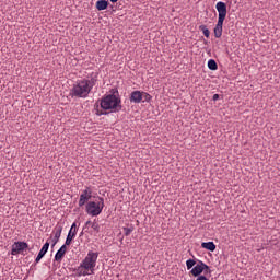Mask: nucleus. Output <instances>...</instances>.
I'll use <instances>...</instances> for the list:
<instances>
[{
  "mask_svg": "<svg viewBox=\"0 0 280 280\" xmlns=\"http://www.w3.org/2000/svg\"><path fill=\"white\" fill-rule=\"evenodd\" d=\"M96 83L97 75L77 80L70 90V95L78 98H88Z\"/></svg>",
  "mask_w": 280,
  "mask_h": 280,
  "instance_id": "1",
  "label": "nucleus"
},
{
  "mask_svg": "<svg viewBox=\"0 0 280 280\" xmlns=\"http://www.w3.org/2000/svg\"><path fill=\"white\" fill-rule=\"evenodd\" d=\"M98 256V253L89 252L77 268V277H86L94 275Z\"/></svg>",
  "mask_w": 280,
  "mask_h": 280,
  "instance_id": "2",
  "label": "nucleus"
},
{
  "mask_svg": "<svg viewBox=\"0 0 280 280\" xmlns=\"http://www.w3.org/2000/svg\"><path fill=\"white\" fill-rule=\"evenodd\" d=\"M100 107L103 110H109L110 113H118L122 109L121 98L116 94L104 95L100 100Z\"/></svg>",
  "mask_w": 280,
  "mask_h": 280,
  "instance_id": "3",
  "label": "nucleus"
},
{
  "mask_svg": "<svg viewBox=\"0 0 280 280\" xmlns=\"http://www.w3.org/2000/svg\"><path fill=\"white\" fill-rule=\"evenodd\" d=\"M104 207V197H98V201H88V203H85V212L91 217H98Z\"/></svg>",
  "mask_w": 280,
  "mask_h": 280,
  "instance_id": "4",
  "label": "nucleus"
},
{
  "mask_svg": "<svg viewBox=\"0 0 280 280\" xmlns=\"http://www.w3.org/2000/svg\"><path fill=\"white\" fill-rule=\"evenodd\" d=\"M93 197V190L90 186H85L84 190L81 191V195L79 197L78 206L83 207L89 203V201Z\"/></svg>",
  "mask_w": 280,
  "mask_h": 280,
  "instance_id": "5",
  "label": "nucleus"
},
{
  "mask_svg": "<svg viewBox=\"0 0 280 280\" xmlns=\"http://www.w3.org/2000/svg\"><path fill=\"white\" fill-rule=\"evenodd\" d=\"M215 9L218 11V21H225L228 15V5L223 1H219L215 4Z\"/></svg>",
  "mask_w": 280,
  "mask_h": 280,
  "instance_id": "6",
  "label": "nucleus"
},
{
  "mask_svg": "<svg viewBox=\"0 0 280 280\" xmlns=\"http://www.w3.org/2000/svg\"><path fill=\"white\" fill-rule=\"evenodd\" d=\"M62 231H63V225H61L60 223H57L52 230V234L55 236H52V247H55L59 241H60V237L62 235Z\"/></svg>",
  "mask_w": 280,
  "mask_h": 280,
  "instance_id": "7",
  "label": "nucleus"
},
{
  "mask_svg": "<svg viewBox=\"0 0 280 280\" xmlns=\"http://www.w3.org/2000/svg\"><path fill=\"white\" fill-rule=\"evenodd\" d=\"M79 228L77 223H72V226H70V231L68 232V236H66V245L70 246L73 242V240L77 237Z\"/></svg>",
  "mask_w": 280,
  "mask_h": 280,
  "instance_id": "8",
  "label": "nucleus"
},
{
  "mask_svg": "<svg viewBox=\"0 0 280 280\" xmlns=\"http://www.w3.org/2000/svg\"><path fill=\"white\" fill-rule=\"evenodd\" d=\"M130 103L140 104L143 101V92L140 90H135L129 96Z\"/></svg>",
  "mask_w": 280,
  "mask_h": 280,
  "instance_id": "9",
  "label": "nucleus"
},
{
  "mask_svg": "<svg viewBox=\"0 0 280 280\" xmlns=\"http://www.w3.org/2000/svg\"><path fill=\"white\" fill-rule=\"evenodd\" d=\"M28 248V244L25 242H15L13 244V247L11 248V255L20 254L21 252H24Z\"/></svg>",
  "mask_w": 280,
  "mask_h": 280,
  "instance_id": "10",
  "label": "nucleus"
},
{
  "mask_svg": "<svg viewBox=\"0 0 280 280\" xmlns=\"http://www.w3.org/2000/svg\"><path fill=\"white\" fill-rule=\"evenodd\" d=\"M223 24H224V21L222 20H218L214 28H213V34H214V37L215 38H221L222 35H223Z\"/></svg>",
  "mask_w": 280,
  "mask_h": 280,
  "instance_id": "11",
  "label": "nucleus"
},
{
  "mask_svg": "<svg viewBox=\"0 0 280 280\" xmlns=\"http://www.w3.org/2000/svg\"><path fill=\"white\" fill-rule=\"evenodd\" d=\"M49 246L50 244L48 242L44 244V246L42 247V250H39V254H37V258H35V264H38L45 257V255L49 250Z\"/></svg>",
  "mask_w": 280,
  "mask_h": 280,
  "instance_id": "12",
  "label": "nucleus"
},
{
  "mask_svg": "<svg viewBox=\"0 0 280 280\" xmlns=\"http://www.w3.org/2000/svg\"><path fill=\"white\" fill-rule=\"evenodd\" d=\"M67 246L66 244H63V246H61V248H59V250H57V254H55V261H61L62 258L65 257L66 253H67Z\"/></svg>",
  "mask_w": 280,
  "mask_h": 280,
  "instance_id": "13",
  "label": "nucleus"
},
{
  "mask_svg": "<svg viewBox=\"0 0 280 280\" xmlns=\"http://www.w3.org/2000/svg\"><path fill=\"white\" fill-rule=\"evenodd\" d=\"M95 8L97 11H105L108 9V1L107 0H97L95 3Z\"/></svg>",
  "mask_w": 280,
  "mask_h": 280,
  "instance_id": "14",
  "label": "nucleus"
},
{
  "mask_svg": "<svg viewBox=\"0 0 280 280\" xmlns=\"http://www.w3.org/2000/svg\"><path fill=\"white\" fill-rule=\"evenodd\" d=\"M203 272L201 261H198V264L190 270V273L194 277H199Z\"/></svg>",
  "mask_w": 280,
  "mask_h": 280,
  "instance_id": "15",
  "label": "nucleus"
},
{
  "mask_svg": "<svg viewBox=\"0 0 280 280\" xmlns=\"http://www.w3.org/2000/svg\"><path fill=\"white\" fill-rule=\"evenodd\" d=\"M201 247L209 252H214L217 249V245L213 242L202 243Z\"/></svg>",
  "mask_w": 280,
  "mask_h": 280,
  "instance_id": "16",
  "label": "nucleus"
},
{
  "mask_svg": "<svg viewBox=\"0 0 280 280\" xmlns=\"http://www.w3.org/2000/svg\"><path fill=\"white\" fill-rule=\"evenodd\" d=\"M207 66L208 69L211 71H217L219 69L218 63L214 59H209Z\"/></svg>",
  "mask_w": 280,
  "mask_h": 280,
  "instance_id": "17",
  "label": "nucleus"
},
{
  "mask_svg": "<svg viewBox=\"0 0 280 280\" xmlns=\"http://www.w3.org/2000/svg\"><path fill=\"white\" fill-rule=\"evenodd\" d=\"M199 31L202 32V34L206 38H210V30L208 28L207 25H205V24L199 25Z\"/></svg>",
  "mask_w": 280,
  "mask_h": 280,
  "instance_id": "18",
  "label": "nucleus"
},
{
  "mask_svg": "<svg viewBox=\"0 0 280 280\" xmlns=\"http://www.w3.org/2000/svg\"><path fill=\"white\" fill-rule=\"evenodd\" d=\"M201 268H202V272L205 275H211L212 270L210 269V267L208 265H206L205 262L200 261Z\"/></svg>",
  "mask_w": 280,
  "mask_h": 280,
  "instance_id": "19",
  "label": "nucleus"
},
{
  "mask_svg": "<svg viewBox=\"0 0 280 280\" xmlns=\"http://www.w3.org/2000/svg\"><path fill=\"white\" fill-rule=\"evenodd\" d=\"M122 231L125 236H130L131 233L135 231V225H130L129 228H122Z\"/></svg>",
  "mask_w": 280,
  "mask_h": 280,
  "instance_id": "20",
  "label": "nucleus"
},
{
  "mask_svg": "<svg viewBox=\"0 0 280 280\" xmlns=\"http://www.w3.org/2000/svg\"><path fill=\"white\" fill-rule=\"evenodd\" d=\"M142 100L143 102L150 103L152 101V95L148 92L142 91Z\"/></svg>",
  "mask_w": 280,
  "mask_h": 280,
  "instance_id": "21",
  "label": "nucleus"
},
{
  "mask_svg": "<svg viewBox=\"0 0 280 280\" xmlns=\"http://www.w3.org/2000/svg\"><path fill=\"white\" fill-rule=\"evenodd\" d=\"M196 261L194 259H189L186 261V268L187 270L194 269V267L196 266Z\"/></svg>",
  "mask_w": 280,
  "mask_h": 280,
  "instance_id": "22",
  "label": "nucleus"
},
{
  "mask_svg": "<svg viewBox=\"0 0 280 280\" xmlns=\"http://www.w3.org/2000/svg\"><path fill=\"white\" fill-rule=\"evenodd\" d=\"M91 228L96 232L100 233V224L97 223V221H93V223H91Z\"/></svg>",
  "mask_w": 280,
  "mask_h": 280,
  "instance_id": "23",
  "label": "nucleus"
},
{
  "mask_svg": "<svg viewBox=\"0 0 280 280\" xmlns=\"http://www.w3.org/2000/svg\"><path fill=\"white\" fill-rule=\"evenodd\" d=\"M106 114H107L106 112H103V110H100V109H96V112H95L96 116H103V115H106Z\"/></svg>",
  "mask_w": 280,
  "mask_h": 280,
  "instance_id": "24",
  "label": "nucleus"
},
{
  "mask_svg": "<svg viewBox=\"0 0 280 280\" xmlns=\"http://www.w3.org/2000/svg\"><path fill=\"white\" fill-rule=\"evenodd\" d=\"M219 100H220V95H219L218 93L213 94L212 101H213V102H217V101H219Z\"/></svg>",
  "mask_w": 280,
  "mask_h": 280,
  "instance_id": "25",
  "label": "nucleus"
},
{
  "mask_svg": "<svg viewBox=\"0 0 280 280\" xmlns=\"http://www.w3.org/2000/svg\"><path fill=\"white\" fill-rule=\"evenodd\" d=\"M196 280H209L206 276H197Z\"/></svg>",
  "mask_w": 280,
  "mask_h": 280,
  "instance_id": "26",
  "label": "nucleus"
},
{
  "mask_svg": "<svg viewBox=\"0 0 280 280\" xmlns=\"http://www.w3.org/2000/svg\"><path fill=\"white\" fill-rule=\"evenodd\" d=\"M109 2H112V3H117L118 0H109Z\"/></svg>",
  "mask_w": 280,
  "mask_h": 280,
  "instance_id": "27",
  "label": "nucleus"
},
{
  "mask_svg": "<svg viewBox=\"0 0 280 280\" xmlns=\"http://www.w3.org/2000/svg\"><path fill=\"white\" fill-rule=\"evenodd\" d=\"M91 224V221H86L85 222V226L90 225Z\"/></svg>",
  "mask_w": 280,
  "mask_h": 280,
  "instance_id": "28",
  "label": "nucleus"
}]
</instances>
